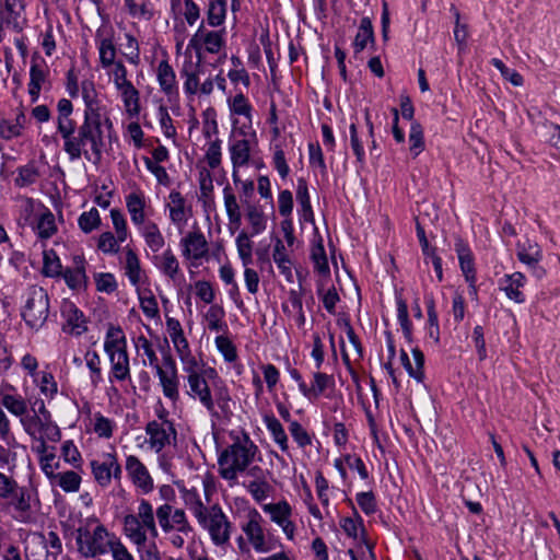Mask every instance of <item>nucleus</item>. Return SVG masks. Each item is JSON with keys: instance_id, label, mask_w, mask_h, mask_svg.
<instances>
[{"instance_id": "cd10ccee", "label": "nucleus", "mask_w": 560, "mask_h": 560, "mask_svg": "<svg viewBox=\"0 0 560 560\" xmlns=\"http://www.w3.org/2000/svg\"><path fill=\"white\" fill-rule=\"evenodd\" d=\"M408 142L412 159H417L425 149L423 127L418 120H412L410 125Z\"/></svg>"}, {"instance_id": "2f4dec72", "label": "nucleus", "mask_w": 560, "mask_h": 560, "mask_svg": "<svg viewBox=\"0 0 560 560\" xmlns=\"http://www.w3.org/2000/svg\"><path fill=\"white\" fill-rule=\"evenodd\" d=\"M396 305H397V319L401 327L404 338L406 339V341L408 343H412L413 342L412 323L409 319L408 304L400 295H396Z\"/></svg>"}, {"instance_id": "473e14b6", "label": "nucleus", "mask_w": 560, "mask_h": 560, "mask_svg": "<svg viewBox=\"0 0 560 560\" xmlns=\"http://www.w3.org/2000/svg\"><path fill=\"white\" fill-rule=\"evenodd\" d=\"M542 249L535 242H527L517 246V258L524 265H535L542 260Z\"/></svg>"}, {"instance_id": "a878e982", "label": "nucleus", "mask_w": 560, "mask_h": 560, "mask_svg": "<svg viewBox=\"0 0 560 560\" xmlns=\"http://www.w3.org/2000/svg\"><path fill=\"white\" fill-rule=\"evenodd\" d=\"M112 467L110 453L104 454V460L100 462L93 459L91 462V469L95 481L103 488L110 485L112 481Z\"/></svg>"}, {"instance_id": "bb28decb", "label": "nucleus", "mask_w": 560, "mask_h": 560, "mask_svg": "<svg viewBox=\"0 0 560 560\" xmlns=\"http://www.w3.org/2000/svg\"><path fill=\"white\" fill-rule=\"evenodd\" d=\"M296 200L301 206V218L306 222L314 221V212L311 205L307 182L300 177L296 186Z\"/></svg>"}, {"instance_id": "c9c22d12", "label": "nucleus", "mask_w": 560, "mask_h": 560, "mask_svg": "<svg viewBox=\"0 0 560 560\" xmlns=\"http://www.w3.org/2000/svg\"><path fill=\"white\" fill-rule=\"evenodd\" d=\"M262 510L270 514L271 521L277 525H282L289 520L292 513L291 506L285 500L278 503L265 504L262 505Z\"/></svg>"}, {"instance_id": "393cba45", "label": "nucleus", "mask_w": 560, "mask_h": 560, "mask_svg": "<svg viewBox=\"0 0 560 560\" xmlns=\"http://www.w3.org/2000/svg\"><path fill=\"white\" fill-rule=\"evenodd\" d=\"M126 206L130 214L131 221L135 225H144V208L145 200L141 192H130L126 197Z\"/></svg>"}, {"instance_id": "aec40b11", "label": "nucleus", "mask_w": 560, "mask_h": 560, "mask_svg": "<svg viewBox=\"0 0 560 560\" xmlns=\"http://www.w3.org/2000/svg\"><path fill=\"white\" fill-rule=\"evenodd\" d=\"M124 533L137 547L145 546L147 533L136 515L127 514L124 517Z\"/></svg>"}, {"instance_id": "4c0bfd02", "label": "nucleus", "mask_w": 560, "mask_h": 560, "mask_svg": "<svg viewBox=\"0 0 560 560\" xmlns=\"http://www.w3.org/2000/svg\"><path fill=\"white\" fill-rule=\"evenodd\" d=\"M125 270L130 283L137 285L141 279V266L138 255L129 247L126 248Z\"/></svg>"}, {"instance_id": "052dcab7", "label": "nucleus", "mask_w": 560, "mask_h": 560, "mask_svg": "<svg viewBox=\"0 0 560 560\" xmlns=\"http://www.w3.org/2000/svg\"><path fill=\"white\" fill-rule=\"evenodd\" d=\"M231 112L235 115L245 116L246 118H252V105L249 104L247 97L243 92L237 93L231 104Z\"/></svg>"}, {"instance_id": "7ed1b4c3", "label": "nucleus", "mask_w": 560, "mask_h": 560, "mask_svg": "<svg viewBox=\"0 0 560 560\" xmlns=\"http://www.w3.org/2000/svg\"><path fill=\"white\" fill-rule=\"evenodd\" d=\"M194 501L189 505V510L196 517L199 526L206 530L212 544L217 547H224L230 542L233 525L220 504L215 503L206 506L199 494L192 492Z\"/></svg>"}, {"instance_id": "680f3d73", "label": "nucleus", "mask_w": 560, "mask_h": 560, "mask_svg": "<svg viewBox=\"0 0 560 560\" xmlns=\"http://www.w3.org/2000/svg\"><path fill=\"white\" fill-rule=\"evenodd\" d=\"M2 405L14 416L23 417L27 410L25 400L20 396L4 395Z\"/></svg>"}, {"instance_id": "7c9ffc66", "label": "nucleus", "mask_w": 560, "mask_h": 560, "mask_svg": "<svg viewBox=\"0 0 560 560\" xmlns=\"http://www.w3.org/2000/svg\"><path fill=\"white\" fill-rule=\"evenodd\" d=\"M34 229L42 240L50 238L57 232L55 215L48 208L44 207Z\"/></svg>"}, {"instance_id": "5701e85b", "label": "nucleus", "mask_w": 560, "mask_h": 560, "mask_svg": "<svg viewBox=\"0 0 560 560\" xmlns=\"http://www.w3.org/2000/svg\"><path fill=\"white\" fill-rule=\"evenodd\" d=\"M155 372L159 377L163 395L174 402L177 401L179 399V380L177 372H174V374L171 372H163L161 366L158 368Z\"/></svg>"}, {"instance_id": "0eeeda50", "label": "nucleus", "mask_w": 560, "mask_h": 560, "mask_svg": "<svg viewBox=\"0 0 560 560\" xmlns=\"http://www.w3.org/2000/svg\"><path fill=\"white\" fill-rule=\"evenodd\" d=\"M225 30L221 31H205V22L202 21L197 32L191 36L188 43V48L195 50L197 56V63L195 67L200 68L202 60V47L209 54H218L224 46Z\"/></svg>"}, {"instance_id": "ea45409f", "label": "nucleus", "mask_w": 560, "mask_h": 560, "mask_svg": "<svg viewBox=\"0 0 560 560\" xmlns=\"http://www.w3.org/2000/svg\"><path fill=\"white\" fill-rule=\"evenodd\" d=\"M100 54V62L104 69H107L115 65L116 58V46L112 37L102 38L97 45Z\"/></svg>"}, {"instance_id": "39448f33", "label": "nucleus", "mask_w": 560, "mask_h": 560, "mask_svg": "<svg viewBox=\"0 0 560 560\" xmlns=\"http://www.w3.org/2000/svg\"><path fill=\"white\" fill-rule=\"evenodd\" d=\"M49 295L38 285H30L22 294L21 317L25 325L38 331L47 322L49 315Z\"/></svg>"}, {"instance_id": "f257e3e1", "label": "nucleus", "mask_w": 560, "mask_h": 560, "mask_svg": "<svg viewBox=\"0 0 560 560\" xmlns=\"http://www.w3.org/2000/svg\"><path fill=\"white\" fill-rule=\"evenodd\" d=\"M83 120L81 122L82 136H92L93 152L91 160L94 165H98L103 159V151L106 147V137L110 138L114 131V125L107 114L105 106L98 98L97 91L84 94Z\"/></svg>"}, {"instance_id": "e2e57ef3", "label": "nucleus", "mask_w": 560, "mask_h": 560, "mask_svg": "<svg viewBox=\"0 0 560 560\" xmlns=\"http://www.w3.org/2000/svg\"><path fill=\"white\" fill-rule=\"evenodd\" d=\"M349 132H350L351 149L357 158V162L360 165H363L365 162V152H364L363 144L358 135V128H357L355 121L351 122V125L349 127Z\"/></svg>"}, {"instance_id": "c03bdc74", "label": "nucleus", "mask_w": 560, "mask_h": 560, "mask_svg": "<svg viewBox=\"0 0 560 560\" xmlns=\"http://www.w3.org/2000/svg\"><path fill=\"white\" fill-rule=\"evenodd\" d=\"M81 477L73 470H67L57 474V479L54 483L58 485L65 492H77L80 489Z\"/></svg>"}, {"instance_id": "9b49d317", "label": "nucleus", "mask_w": 560, "mask_h": 560, "mask_svg": "<svg viewBox=\"0 0 560 560\" xmlns=\"http://www.w3.org/2000/svg\"><path fill=\"white\" fill-rule=\"evenodd\" d=\"M60 313L66 320V325L62 327L63 331L80 336L88 330L85 316L73 302L63 301Z\"/></svg>"}, {"instance_id": "ddd939ff", "label": "nucleus", "mask_w": 560, "mask_h": 560, "mask_svg": "<svg viewBox=\"0 0 560 560\" xmlns=\"http://www.w3.org/2000/svg\"><path fill=\"white\" fill-rule=\"evenodd\" d=\"M454 250L457 254L460 271L465 281L477 279L476 264L474 253L462 236H456L454 242Z\"/></svg>"}, {"instance_id": "79ce46f5", "label": "nucleus", "mask_w": 560, "mask_h": 560, "mask_svg": "<svg viewBox=\"0 0 560 560\" xmlns=\"http://www.w3.org/2000/svg\"><path fill=\"white\" fill-rule=\"evenodd\" d=\"M246 218L252 226L250 236L258 235L266 230L267 219L262 210L258 207L249 205L247 207Z\"/></svg>"}, {"instance_id": "3c124183", "label": "nucleus", "mask_w": 560, "mask_h": 560, "mask_svg": "<svg viewBox=\"0 0 560 560\" xmlns=\"http://www.w3.org/2000/svg\"><path fill=\"white\" fill-rule=\"evenodd\" d=\"M39 537L44 548H46L47 556H52L56 559L62 552V544L56 532L50 530L47 536L39 534Z\"/></svg>"}, {"instance_id": "69168bd1", "label": "nucleus", "mask_w": 560, "mask_h": 560, "mask_svg": "<svg viewBox=\"0 0 560 560\" xmlns=\"http://www.w3.org/2000/svg\"><path fill=\"white\" fill-rule=\"evenodd\" d=\"M355 500L364 514L372 515L377 511L376 498L372 491L357 493Z\"/></svg>"}, {"instance_id": "338daca9", "label": "nucleus", "mask_w": 560, "mask_h": 560, "mask_svg": "<svg viewBox=\"0 0 560 560\" xmlns=\"http://www.w3.org/2000/svg\"><path fill=\"white\" fill-rule=\"evenodd\" d=\"M314 383H313V389H314V397L317 398L319 395H322L328 387L335 386V380L332 375H328L326 373H322L319 371L315 372L313 374Z\"/></svg>"}, {"instance_id": "0e129e2a", "label": "nucleus", "mask_w": 560, "mask_h": 560, "mask_svg": "<svg viewBox=\"0 0 560 560\" xmlns=\"http://www.w3.org/2000/svg\"><path fill=\"white\" fill-rule=\"evenodd\" d=\"M160 269L165 276L173 280L175 279L179 271V264L172 249L168 248L163 253V261Z\"/></svg>"}, {"instance_id": "f03ea898", "label": "nucleus", "mask_w": 560, "mask_h": 560, "mask_svg": "<svg viewBox=\"0 0 560 560\" xmlns=\"http://www.w3.org/2000/svg\"><path fill=\"white\" fill-rule=\"evenodd\" d=\"M57 110V132L63 140V151L68 154L69 160L77 161L83 156L86 161L92 162L93 139L92 136H82L81 124L78 125L71 118L72 102L68 98L59 100Z\"/></svg>"}, {"instance_id": "72a5a7b5", "label": "nucleus", "mask_w": 560, "mask_h": 560, "mask_svg": "<svg viewBox=\"0 0 560 560\" xmlns=\"http://www.w3.org/2000/svg\"><path fill=\"white\" fill-rule=\"evenodd\" d=\"M121 93V98L126 107V112L130 117L140 114V94L133 84H126V86L118 89Z\"/></svg>"}, {"instance_id": "8fccbe9b", "label": "nucleus", "mask_w": 560, "mask_h": 560, "mask_svg": "<svg viewBox=\"0 0 560 560\" xmlns=\"http://www.w3.org/2000/svg\"><path fill=\"white\" fill-rule=\"evenodd\" d=\"M199 70L200 68L196 67V70L189 71L186 67L180 70L182 78H185L183 89L186 95L191 96L195 95L199 90Z\"/></svg>"}, {"instance_id": "9d476101", "label": "nucleus", "mask_w": 560, "mask_h": 560, "mask_svg": "<svg viewBox=\"0 0 560 560\" xmlns=\"http://www.w3.org/2000/svg\"><path fill=\"white\" fill-rule=\"evenodd\" d=\"M187 382L189 386V390L187 394L194 398L198 399L200 404L207 409V411L212 417H219L217 409L214 408V400L212 397L211 389L201 374H192L187 375Z\"/></svg>"}, {"instance_id": "20e7f679", "label": "nucleus", "mask_w": 560, "mask_h": 560, "mask_svg": "<svg viewBox=\"0 0 560 560\" xmlns=\"http://www.w3.org/2000/svg\"><path fill=\"white\" fill-rule=\"evenodd\" d=\"M257 452L258 446L247 433H244L243 440L236 438L218 457L220 476L229 481L235 480L237 472H243L249 467Z\"/></svg>"}, {"instance_id": "dca6fc26", "label": "nucleus", "mask_w": 560, "mask_h": 560, "mask_svg": "<svg viewBox=\"0 0 560 560\" xmlns=\"http://www.w3.org/2000/svg\"><path fill=\"white\" fill-rule=\"evenodd\" d=\"M126 470L132 482L139 487L143 493H149L153 490V480L147 467L137 456L130 455L127 457Z\"/></svg>"}, {"instance_id": "5fc2aeb1", "label": "nucleus", "mask_w": 560, "mask_h": 560, "mask_svg": "<svg viewBox=\"0 0 560 560\" xmlns=\"http://www.w3.org/2000/svg\"><path fill=\"white\" fill-rule=\"evenodd\" d=\"M61 456L66 463L72 465L74 468L81 467V453L79 452L78 447L75 446L72 440H67L62 443Z\"/></svg>"}, {"instance_id": "13d9d810", "label": "nucleus", "mask_w": 560, "mask_h": 560, "mask_svg": "<svg viewBox=\"0 0 560 560\" xmlns=\"http://www.w3.org/2000/svg\"><path fill=\"white\" fill-rule=\"evenodd\" d=\"M224 310L220 305H211L207 312L208 327L210 330L220 331L228 329L225 323H222Z\"/></svg>"}, {"instance_id": "a211bd4d", "label": "nucleus", "mask_w": 560, "mask_h": 560, "mask_svg": "<svg viewBox=\"0 0 560 560\" xmlns=\"http://www.w3.org/2000/svg\"><path fill=\"white\" fill-rule=\"evenodd\" d=\"M183 255L186 258L201 259L208 253V243L201 232H189L182 240Z\"/></svg>"}, {"instance_id": "4468645a", "label": "nucleus", "mask_w": 560, "mask_h": 560, "mask_svg": "<svg viewBox=\"0 0 560 560\" xmlns=\"http://www.w3.org/2000/svg\"><path fill=\"white\" fill-rule=\"evenodd\" d=\"M85 258L83 256H74L73 257V267H67L62 273L61 278L65 280L67 287L71 290H81L86 289L89 278L85 271Z\"/></svg>"}, {"instance_id": "6ab92c4d", "label": "nucleus", "mask_w": 560, "mask_h": 560, "mask_svg": "<svg viewBox=\"0 0 560 560\" xmlns=\"http://www.w3.org/2000/svg\"><path fill=\"white\" fill-rule=\"evenodd\" d=\"M369 45H371L372 48L375 46L374 27L372 20L369 16H363L352 43L354 55L357 56L362 52Z\"/></svg>"}, {"instance_id": "09e8293b", "label": "nucleus", "mask_w": 560, "mask_h": 560, "mask_svg": "<svg viewBox=\"0 0 560 560\" xmlns=\"http://www.w3.org/2000/svg\"><path fill=\"white\" fill-rule=\"evenodd\" d=\"M78 224L84 233H91L93 230L97 229L101 224L98 210L92 208L89 211L82 212L78 219Z\"/></svg>"}, {"instance_id": "2eb2a0df", "label": "nucleus", "mask_w": 560, "mask_h": 560, "mask_svg": "<svg viewBox=\"0 0 560 560\" xmlns=\"http://www.w3.org/2000/svg\"><path fill=\"white\" fill-rule=\"evenodd\" d=\"M261 515L257 510H252L248 513V521L242 526L243 532L246 534L248 541L253 545L257 552H266L264 529L260 525Z\"/></svg>"}, {"instance_id": "f8f14e48", "label": "nucleus", "mask_w": 560, "mask_h": 560, "mask_svg": "<svg viewBox=\"0 0 560 560\" xmlns=\"http://www.w3.org/2000/svg\"><path fill=\"white\" fill-rule=\"evenodd\" d=\"M527 279L524 273L515 271L510 275H504L499 280V289L503 291L506 298L517 304H523L526 301L525 294L522 289L525 287Z\"/></svg>"}, {"instance_id": "f704fd0d", "label": "nucleus", "mask_w": 560, "mask_h": 560, "mask_svg": "<svg viewBox=\"0 0 560 560\" xmlns=\"http://www.w3.org/2000/svg\"><path fill=\"white\" fill-rule=\"evenodd\" d=\"M226 18V0H210L207 10V23L212 27L221 26Z\"/></svg>"}, {"instance_id": "6e6552de", "label": "nucleus", "mask_w": 560, "mask_h": 560, "mask_svg": "<svg viewBox=\"0 0 560 560\" xmlns=\"http://www.w3.org/2000/svg\"><path fill=\"white\" fill-rule=\"evenodd\" d=\"M9 499V506H12L15 512L14 520L24 524L31 523L33 520L32 502L34 500L38 502L36 489L19 486Z\"/></svg>"}, {"instance_id": "b1692460", "label": "nucleus", "mask_w": 560, "mask_h": 560, "mask_svg": "<svg viewBox=\"0 0 560 560\" xmlns=\"http://www.w3.org/2000/svg\"><path fill=\"white\" fill-rule=\"evenodd\" d=\"M47 80V72L32 58L30 68L28 94L32 103H36L39 98L42 85Z\"/></svg>"}, {"instance_id": "1a4fd4ad", "label": "nucleus", "mask_w": 560, "mask_h": 560, "mask_svg": "<svg viewBox=\"0 0 560 560\" xmlns=\"http://www.w3.org/2000/svg\"><path fill=\"white\" fill-rule=\"evenodd\" d=\"M145 433L149 435L150 446L155 452H161L165 446L171 444V439L176 441L177 432L173 421L163 419L162 422L152 420L145 425Z\"/></svg>"}, {"instance_id": "49530a36", "label": "nucleus", "mask_w": 560, "mask_h": 560, "mask_svg": "<svg viewBox=\"0 0 560 560\" xmlns=\"http://www.w3.org/2000/svg\"><path fill=\"white\" fill-rule=\"evenodd\" d=\"M213 400L214 405L217 404L222 413L226 415L230 410V401L231 396L228 386L223 383L222 380H219L218 383H214L213 387Z\"/></svg>"}, {"instance_id": "37998d69", "label": "nucleus", "mask_w": 560, "mask_h": 560, "mask_svg": "<svg viewBox=\"0 0 560 560\" xmlns=\"http://www.w3.org/2000/svg\"><path fill=\"white\" fill-rule=\"evenodd\" d=\"M349 503L351 504L353 511V517H342L340 520V527L343 529L348 537L357 539L358 529L364 526L363 518L359 514L358 510L355 509L351 500H349Z\"/></svg>"}, {"instance_id": "423d86ee", "label": "nucleus", "mask_w": 560, "mask_h": 560, "mask_svg": "<svg viewBox=\"0 0 560 560\" xmlns=\"http://www.w3.org/2000/svg\"><path fill=\"white\" fill-rule=\"evenodd\" d=\"M97 520H88L84 526L72 532L74 535L77 550L83 558H94L98 555H105L109 551L115 539H110V534L102 524H97L93 530L90 529V523Z\"/></svg>"}, {"instance_id": "c85d7f7f", "label": "nucleus", "mask_w": 560, "mask_h": 560, "mask_svg": "<svg viewBox=\"0 0 560 560\" xmlns=\"http://www.w3.org/2000/svg\"><path fill=\"white\" fill-rule=\"evenodd\" d=\"M121 349H127L126 336L119 326L110 325L105 336L104 350L109 354L118 353Z\"/></svg>"}, {"instance_id": "e433bc0d", "label": "nucleus", "mask_w": 560, "mask_h": 560, "mask_svg": "<svg viewBox=\"0 0 560 560\" xmlns=\"http://www.w3.org/2000/svg\"><path fill=\"white\" fill-rule=\"evenodd\" d=\"M62 271V265L56 252L54 249L45 250L42 273L48 278H58Z\"/></svg>"}, {"instance_id": "412c9836", "label": "nucleus", "mask_w": 560, "mask_h": 560, "mask_svg": "<svg viewBox=\"0 0 560 560\" xmlns=\"http://www.w3.org/2000/svg\"><path fill=\"white\" fill-rule=\"evenodd\" d=\"M108 357L112 365L110 378L113 377L117 381H126L127 378H130L127 349H121L118 353H109Z\"/></svg>"}, {"instance_id": "864d4df0", "label": "nucleus", "mask_w": 560, "mask_h": 560, "mask_svg": "<svg viewBox=\"0 0 560 560\" xmlns=\"http://www.w3.org/2000/svg\"><path fill=\"white\" fill-rule=\"evenodd\" d=\"M214 341L218 351L223 355L226 362L232 363L237 359L236 347L229 337L217 336Z\"/></svg>"}, {"instance_id": "f3484780", "label": "nucleus", "mask_w": 560, "mask_h": 560, "mask_svg": "<svg viewBox=\"0 0 560 560\" xmlns=\"http://www.w3.org/2000/svg\"><path fill=\"white\" fill-rule=\"evenodd\" d=\"M158 82L162 92L168 97V101L178 97V85L173 67L167 60H161L156 70Z\"/></svg>"}, {"instance_id": "de8ad7c7", "label": "nucleus", "mask_w": 560, "mask_h": 560, "mask_svg": "<svg viewBox=\"0 0 560 560\" xmlns=\"http://www.w3.org/2000/svg\"><path fill=\"white\" fill-rule=\"evenodd\" d=\"M249 237L250 235L247 234L245 231H242L236 237L237 253L244 267L248 266L253 261V243L250 242Z\"/></svg>"}, {"instance_id": "a18cd8bd", "label": "nucleus", "mask_w": 560, "mask_h": 560, "mask_svg": "<svg viewBox=\"0 0 560 560\" xmlns=\"http://www.w3.org/2000/svg\"><path fill=\"white\" fill-rule=\"evenodd\" d=\"M139 302L141 311L148 318L153 319L159 317V305L151 290L148 289L139 293Z\"/></svg>"}, {"instance_id": "c756f323", "label": "nucleus", "mask_w": 560, "mask_h": 560, "mask_svg": "<svg viewBox=\"0 0 560 560\" xmlns=\"http://www.w3.org/2000/svg\"><path fill=\"white\" fill-rule=\"evenodd\" d=\"M264 422L280 450L282 452H288V436L280 421L273 415H266L264 417Z\"/></svg>"}, {"instance_id": "4be33fe9", "label": "nucleus", "mask_w": 560, "mask_h": 560, "mask_svg": "<svg viewBox=\"0 0 560 560\" xmlns=\"http://www.w3.org/2000/svg\"><path fill=\"white\" fill-rule=\"evenodd\" d=\"M229 152L233 168H240L249 163L250 145L247 139L234 140L230 142Z\"/></svg>"}, {"instance_id": "a19ab883", "label": "nucleus", "mask_w": 560, "mask_h": 560, "mask_svg": "<svg viewBox=\"0 0 560 560\" xmlns=\"http://www.w3.org/2000/svg\"><path fill=\"white\" fill-rule=\"evenodd\" d=\"M311 258L314 262L315 270L324 276H330V268L328 265L326 252L323 245V240L319 238L318 243L312 248Z\"/></svg>"}, {"instance_id": "4d7b16f0", "label": "nucleus", "mask_w": 560, "mask_h": 560, "mask_svg": "<svg viewBox=\"0 0 560 560\" xmlns=\"http://www.w3.org/2000/svg\"><path fill=\"white\" fill-rule=\"evenodd\" d=\"M246 488L257 503L265 501L271 491V486L267 480H253Z\"/></svg>"}, {"instance_id": "bf43d9fd", "label": "nucleus", "mask_w": 560, "mask_h": 560, "mask_svg": "<svg viewBox=\"0 0 560 560\" xmlns=\"http://www.w3.org/2000/svg\"><path fill=\"white\" fill-rule=\"evenodd\" d=\"M289 431L299 447L304 448L312 444L311 434L302 427L299 421H290Z\"/></svg>"}, {"instance_id": "58836bf2", "label": "nucleus", "mask_w": 560, "mask_h": 560, "mask_svg": "<svg viewBox=\"0 0 560 560\" xmlns=\"http://www.w3.org/2000/svg\"><path fill=\"white\" fill-rule=\"evenodd\" d=\"M142 235L147 245L156 253L164 246V237L154 222H148L142 226Z\"/></svg>"}, {"instance_id": "603ef678", "label": "nucleus", "mask_w": 560, "mask_h": 560, "mask_svg": "<svg viewBox=\"0 0 560 560\" xmlns=\"http://www.w3.org/2000/svg\"><path fill=\"white\" fill-rule=\"evenodd\" d=\"M94 281L96 290L107 294L115 292L118 287L115 276L110 272H96Z\"/></svg>"}, {"instance_id": "774afa93", "label": "nucleus", "mask_w": 560, "mask_h": 560, "mask_svg": "<svg viewBox=\"0 0 560 560\" xmlns=\"http://www.w3.org/2000/svg\"><path fill=\"white\" fill-rule=\"evenodd\" d=\"M94 419V432L100 438L109 439L113 435L114 422L101 412L95 413Z\"/></svg>"}, {"instance_id": "6e6d98bb", "label": "nucleus", "mask_w": 560, "mask_h": 560, "mask_svg": "<svg viewBox=\"0 0 560 560\" xmlns=\"http://www.w3.org/2000/svg\"><path fill=\"white\" fill-rule=\"evenodd\" d=\"M85 361L91 372V384L93 387H97L98 384L102 382L100 355L95 351H88L85 353Z\"/></svg>"}]
</instances>
